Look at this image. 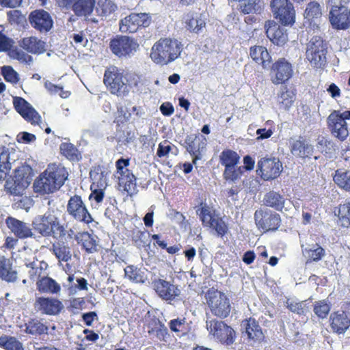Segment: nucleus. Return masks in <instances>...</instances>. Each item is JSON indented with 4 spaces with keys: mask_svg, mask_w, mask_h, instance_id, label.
<instances>
[{
    "mask_svg": "<svg viewBox=\"0 0 350 350\" xmlns=\"http://www.w3.org/2000/svg\"><path fill=\"white\" fill-rule=\"evenodd\" d=\"M25 267L30 279L36 280L39 278L45 276V270L48 267V265L44 261L36 260L31 262H25Z\"/></svg>",
    "mask_w": 350,
    "mask_h": 350,
    "instance_id": "obj_26",
    "label": "nucleus"
},
{
    "mask_svg": "<svg viewBox=\"0 0 350 350\" xmlns=\"http://www.w3.org/2000/svg\"><path fill=\"white\" fill-rule=\"evenodd\" d=\"M295 100V94L292 91L286 90L281 92L278 96V103L285 110L288 109Z\"/></svg>",
    "mask_w": 350,
    "mask_h": 350,
    "instance_id": "obj_55",
    "label": "nucleus"
},
{
    "mask_svg": "<svg viewBox=\"0 0 350 350\" xmlns=\"http://www.w3.org/2000/svg\"><path fill=\"white\" fill-rule=\"evenodd\" d=\"M14 108L21 116L31 124H39L41 117L36 109L27 100L21 97H14Z\"/></svg>",
    "mask_w": 350,
    "mask_h": 350,
    "instance_id": "obj_17",
    "label": "nucleus"
},
{
    "mask_svg": "<svg viewBox=\"0 0 350 350\" xmlns=\"http://www.w3.org/2000/svg\"><path fill=\"white\" fill-rule=\"evenodd\" d=\"M150 16L146 13H132L124 18V22H148Z\"/></svg>",
    "mask_w": 350,
    "mask_h": 350,
    "instance_id": "obj_62",
    "label": "nucleus"
},
{
    "mask_svg": "<svg viewBox=\"0 0 350 350\" xmlns=\"http://www.w3.org/2000/svg\"><path fill=\"white\" fill-rule=\"evenodd\" d=\"M0 278L9 282L17 278V273L12 269L10 260L4 256H0Z\"/></svg>",
    "mask_w": 350,
    "mask_h": 350,
    "instance_id": "obj_33",
    "label": "nucleus"
},
{
    "mask_svg": "<svg viewBox=\"0 0 350 350\" xmlns=\"http://www.w3.org/2000/svg\"><path fill=\"white\" fill-rule=\"evenodd\" d=\"M250 55L257 64L262 65L263 68H267L269 66L271 56L265 47L262 46L250 47Z\"/></svg>",
    "mask_w": 350,
    "mask_h": 350,
    "instance_id": "obj_25",
    "label": "nucleus"
},
{
    "mask_svg": "<svg viewBox=\"0 0 350 350\" xmlns=\"http://www.w3.org/2000/svg\"><path fill=\"white\" fill-rule=\"evenodd\" d=\"M301 247L304 255L310 260L319 261L325 255L324 249L318 244L309 245L305 248L301 245Z\"/></svg>",
    "mask_w": 350,
    "mask_h": 350,
    "instance_id": "obj_40",
    "label": "nucleus"
},
{
    "mask_svg": "<svg viewBox=\"0 0 350 350\" xmlns=\"http://www.w3.org/2000/svg\"><path fill=\"white\" fill-rule=\"evenodd\" d=\"M264 204L278 211H282L285 204V198L279 193L271 191L265 195Z\"/></svg>",
    "mask_w": 350,
    "mask_h": 350,
    "instance_id": "obj_29",
    "label": "nucleus"
},
{
    "mask_svg": "<svg viewBox=\"0 0 350 350\" xmlns=\"http://www.w3.org/2000/svg\"><path fill=\"white\" fill-rule=\"evenodd\" d=\"M31 225L35 231L44 237H52L55 239L64 232V224L55 211H48L43 215H37Z\"/></svg>",
    "mask_w": 350,
    "mask_h": 350,
    "instance_id": "obj_3",
    "label": "nucleus"
},
{
    "mask_svg": "<svg viewBox=\"0 0 350 350\" xmlns=\"http://www.w3.org/2000/svg\"><path fill=\"white\" fill-rule=\"evenodd\" d=\"M243 333L254 340L260 341L264 338V334L260 327L254 319L245 320L241 325Z\"/></svg>",
    "mask_w": 350,
    "mask_h": 350,
    "instance_id": "obj_24",
    "label": "nucleus"
},
{
    "mask_svg": "<svg viewBox=\"0 0 350 350\" xmlns=\"http://www.w3.org/2000/svg\"><path fill=\"white\" fill-rule=\"evenodd\" d=\"M242 173L243 167L236 165L225 168L223 175L226 180L235 182L241 178Z\"/></svg>",
    "mask_w": 350,
    "mask_h": 350,
    "instance_id": "obj_51",
    "label": "nucleus"
},
{
    "mask_svg": "<svg viewBox=\"0 0 350 350\" xmlns=\"http://www.w3.org/2000/svg\"><path fill=\"white\" fill-rule=\"evenodd\" d=\"M8 55L9 56L14 59H16L19 61L21 63H24L27 64H31L33 62V57L26 53L22 49L18 48L10 49Z\"/></svg>",
    "mask_w": 350,
    "mask_h": 350,
    "instance_id": "obj_48",
    "label": "nucleus"
},
{
    "mask_svg": "<svg viewBox=\"0 0 350 350\" xmlns=\"http://www.w3.org/2000/svg\"><path fill=\"white\" fill-rule=\"evenodd\" d=\"M183 44L176 39L161 38L152 46L150 57L157 64L167 65L178 58Z\"/></svg>",
    "mask_w": 350,
    "mask_h": 350,
    "instance_id": "obj_2",
    "label": "nucleus"
},
{
    "mask_svg": "<svg viewBox=\"0 0 350 350\" xmlns=\"http://www.w3.org/2000/svg\"><path fill=\"white\" fill-rule=\"evenodd\" d=\"M37 312L46 315H57L64 308L63 304L58 299L51 297H38L34 303Z\"/></svg>",
    "mask_w": 350,
    "mask_h": 350,
    "instance_id": "obj_16",
    "label": "nucleus"
},
{
    "mask_svg": "<svg viewBox=\"0 0 350 350\" xmlns=\"http://www.w3.org/2000/svg\"><path fill=\"white\" fill-rule=\"evenodd\" d=\"M117 6L110 0H98L96 11L98 15L107 17L116 11Z\"/></svg>",
    "mask_w": 350,
    "mask_h": 350,
    "instance_id": "obj_43",
    "label": "nucleus"
},
{
    "mask_svg": "<svg viewBox=\"0 0 350 350\" xmlns=\"http://www.w3.org/2000/svg\"><path fill=\"white\" fill-rule=\"evenodd\" d=\"M317 149L323 154H327L331 150L332 144L323 136H319L317 139Z\"/></svg>",
    "mask_w": 350,
    "mask_h": 350,
    "instance_id": "obj_59",
    "label": "nucleus"
},
{
    "mask_svg": "<svg viewBox=\"0 0 350 350\" xmlns=\"http://www.w3.org/2000/svg\"><path fill=\"white\" fill-rule=\"evenodd\" d=\"M150 233L146 231H141L137 230L133 232L132 239L135 245L138 247H144L146 245H149L150 243Z\"/></svg>",
    "mask_w": 350,
    "mask_h": 350,
    "instance_id": "obj_46",
    "label": "nucleus"
},
{
    "mask_svg": "<svg viewBox=\"0 0 350 350\" xmlns=\"http://www.w3.org/2000/svg\"><path fill=\"white\" fill-rule=\"evenodd\" d=\"M334 183L346 191H350V171L339 169L334 176Z\"/></svg>",
    "mask_w": 350,
    "mask_h": 350,
    "instance_id": "obj_37",
    "label": "nucleus"
},
{
    "mask_svg": "<svg viewBox=\"0 0 350 350\" xmlns=\"http://www.w3.org/2000/svg\"><path fill=\"white\" fill-rule=\"evenodd\" d=\"M291 64L284 59H280L271 66V80L274 84H282L288 81L293 75Z\"/></svg>",
    "mask_w": 350,
    "mask_h": 350,
    "instance_id": "obj_15",
    "label": "nucleus"
},
{
    "mask_svg": "<svg viewBox=\"0 0 350 350\" xmlns=\"http://www.w3.org/2000/svg\"><path fill=\"white\" fill-rule=\"evenodd\" d=\"M66 169L61 165H51L33 183L34 191L49 194L58 190L68 178Z\"/></svg>",
    "mask_w": 350,
    "mask_h": 350,
    "instance_id": "obj_1",
    "label": "nucleus"
},
{
    "mask_svg": "<svg viewBox=\"0 0 350 350\" xmlns=\"http://www.w3.org/2000/svg\"><path fill=\"white\" fill-rule=\"evenodd\" d=\"M291 152L293 155L301 158L310 157L314 152V147L305 140H297L292 144Z\"/></svg>",
    "mask_w": 350,
    "mask_h": 350,
    "instance_id": "obj_28",
    "label": "nucleus"
},
{
    "mask_svg": "<svg viewBox=\"0 0 350 350\" xmlns=\"http://www.w3.org/2000/svg\"><path fill=\"white\" fill-rule=\"evenodd\" d=\"M51 251L59 261L68 262L71 260V250L65 241H59L53 243Z\"/></svg>",
    "mask_w": 350,
    "mask_h": 350,
    "instance_id": "obj_32",
    "label": "nucleus"
},
{
    "mask_svg": "<svg viewBox=\"0 0 350 350\" xmlns=\"http://www.w3.org/2000/svg\"><path fill=\"white\" fill-rule=\"evenodd\" d=\"M331 310L330 304L326 300H320L314 304L313 311L319 319H325L327 317Z\"/></svg>",
    "mask_w": 350,
    "mask_h": 350,
    "instance_id": "obj_49",
    "label": "nucleus"
},
{
    "mask_svg": "<svg viewBox=\"0 0 350 350\" xmlns=\"http://www.w3.org/2000/svg\"><path fill=\"white\" fill-rule=\"evenodd\" d=\"M293 23H269L265 25L267 37L275 44L279 45L287 40L286 27Z\"/></svg>",
    "mask_w": 350,
    "mask_h": 350,
    "instance_id": "obj_20",
    "label": "nucleus"
},
{
    "mask_svg": "<svg viewBox=\"0 0 350 350\" xmlns=\"http://www.w3.org/2000/svg\"><path fill=\"white\" fill-rule=\"evenodd\" d=\"M282 170L280 160L275 157H263L258 162V170L264 180L277 178Z\"/></svg>",
    "mask_w": 350,
    "mask_h": 350,
    "instance_id": "obj_14",
    "label": "nucleus"
},
{
    "mask_svg": "<svg viewBox=\"0 0 350 350\" xmlns=\"http://www.w3.org/2000/svg\"><path fill=\"white\" fill-rule=\"evenodd\" d=\"M29 21L31 23L33 22H53V19L51 18L50 14L43 10H37L32 12L29 16Z\"/></svg>",
    "mask_w": 350,
    "mask_h": 350,
    "instance_id": "obj_58",
    "label": "nucleus"
},
{
    "mask_svg": "<svg viewBox=\"0 0 350 350\" xmlns=\"http://www.w3.org/2000/svg\"><path fill=\"white\" fill-rule=\"evenodd\" d=\"M32 180V169L29 165H22L14 170V176L5 182V191L13 196H22Z\"/></svg>",
    "mask_w": 350,
    "mask_h": 350,
    "instance_id": "obj_4",
    "label": "nucleus"
},
{
    "mask_svg": "<svg viewBox=\"0 0 350 350\" xmlns=\"http://www.w3.org/2000/svg\"><path fill=\"white\" fill-rule=\"evenodd\" d=\"M153 285L159 297L167 301L174 300L180 294L177 286L162 279L155 280Z\"/></svg>",
    "mask_w": 350,
    "mask_h": 350,
    "instance_id": "obj_18",
    "label": "nucleus"
},
{
    "mask_svg": "<svg viewBox=\"0 0 350 350\" xmlns=\"http://www.w3.org/2000/svg\"><path fill=\"white\" fill-rule=\"evenodd\" d=\"M271 12L280 22H295V10L289 0H271Z\"/></svg>",
    "mask_w": 350,
    "mask_h": 350,
    "instance_id": "obj_13",
    "label": "nucleus"
},
{
    "mask_svg": "<svg viewBox=\"0 0 350 350\" xmlns=\"http://www.w3.org/2000/svg\"><path fill=\"white\" fill-rule=\"evenodd\" d=\"M211 225H208L207 227L213 228L217 235L224 236L227 231V226L225 222L220 218H215L213 222H211Z\"/></svg>",
    "mask_w": 350,
    "mask_h": 350,
    "instance_id": "obj_60",
    "label": "nucleus"
},
{
    "mask_svg": "<svg viewBox=\"0 0 350 350\" xmlns=\"http://www.w3.org/2000/svg\"><path fill=\"white\" fill-rule=\"evenodd\" d=\"M206 297L213 314L221 319L229 315L231 306L229 299L224 293L214 290L208 291Z\"/></svg>",
    "mask_w": 350,
    "mask_h": 350,
    "instance_id": "obj_6",
    "label": "nucleus"
},
{
    "mask_svg": "<svg viewBox=\"0 0 350 350\" xmlns=\"http://www.w3.org/2000/svg\"><path fill=\"white\" fill-rule=\"evenodd\" d=\"M0 346L6 350H24L22 343L14 337L1 336Z\"/></svg>",
    "mask_w": 350,
    "mask_h": 350,
    "instance_id": "obj_50",
    "label": "nucleus"
},
{
    "mask_svg": "<svg viewBox=\"0 0 350 350\" xmlns=\"http://www.w3.org/2000/svg\"><path fill=\"white\" fill-rule=\"evenodd\" d=\"M187 150L193 157V163L196 164L198 160L202 159V153L206 148L205 139H200L196 136H187L185 140Z\"/></svg>",
    "mask_w": 350,
    "mask_h": 350,
    "instance_id": "obj_21",
    "label": "nucleus"
},
{
    "mask_svg": "<svg viewBox=\"0 0 350 350\" xmlns=\"http://www.w3.org/2000/svg\"><path fill=\"white\" fill-rule=\"evenodd\" d=\"M7 227L18 239H24L34 237V233L30 225L12 217L5 219Z\"/></svg>",
    "mask_w": 350,
    "mask_h": 350,
    "instance_id": "obj_19",
    "label": "nucleus"
},
{
    "mask_svg": "<svg viewBox=\"0 0 350 350\" xmlns=\"http://www.w3.org/2000/svg\"><path fill=\"white\" fill-rule=\"evenodd\" d=\"M286 307L293 312L297 314H305L308 312V308L306 307V301H296L288 299L286 301Z\"/></svg>",
    "mask_w": 350,
    "mask_h": 350,
    "instance_id": "obj_56",
    "label": "nucleus"
},
{
    "mask_svg": "<svg viewBox=\"0 0 350 350\" xmlns=\"http://www.w3.org/2000/svg\"><path fill=\"white\" fill-rule=\"evenodd\" d=\"M339 219L344 227L350 226V200L343 204H340L338 209Z\"/></svg>",
    "mask_w": 350,
    "mask_h": 350,
    "instance_id": "obj_53",
    "label": "nucleus"
},
{
    "mask_svg": "<svg viewBox=\"0 0 350 350\" xmlns=\"http://www.w3.org/2000/svg\"><path fill=\"white\" fill-rule=\"evenodd\" d=\"M153 327L148 326V333L149 334H154L159 340L167 342L170 334L167 328L159 320L153 321Z\"/></svg>",
    "mask_w": 350,
    "mask_h": 350,
    "instance_id": "obj_36",
    "label": "nucleus"
},
{
    "mask_svg": "<svg viewBox=\"0 0 350 350\" xmlns=\"http://www.w3.org/2000/svg\"><path fill=\"white\" fill-rule=\"evenodd\" d=\"M124 174L118 176L119 185L126 191L128 195L132 196L137 191L136 186V178L130 171H124Z\"/></svg>",
    "mask_w": 350,
    "mask_h": 350,
    "instance_id": "obj_27",
    "label": "nucleus"
},
{
    "mask_svg": "<svg viewBox=\"0 0 350 350\" xmlns=\"http://www.w3.org/2000/svg\"><path fill=\"white\" fill-rule=\"evenodd\" d=\"M5 79L12 83H16L18 81V74L10 66H4L2 70Z\"/></svg>",
    "mask_w": 350,
    "mask_h": 350,
    "instance_id": "obj_61",
    "label": "nucleus"
},
{
    "mask_svg": "<svg viewBox=\"0 0 350 350\" xmlns=\"http://www.w3.org/2000/svg\"><path fill=\"white\" fill-rule=\"evenodd\" d=\"M239 159L240 157L238 154L229 149L223 150L219 155V163L225 168L237 165Z\"/></svg>",
    "mask_w": 350,
    "mask_h": 350,
    "instance_id": "obj_39",
    "label": "nucleus"
},
{
    "mask_svg": "<svg viewBox=\"0 0 350 350\" xmlns=\"http://www.w3.org/2000/svg\"><path fill=\"white\" fill-rule=\"evenodd\" d=\"M254 221L258 229L264 232L275 231L280 226V215L267 208H259L254 213Z\"/></svg>",
    "mask_w": 350,
    "mask_h": 350,
    "instance_id": "obj_8",
    "label": "nucleus"
},
{
    "mask_svg": "<svg viewBox=\"0 0 350 350\" xmlns=\"http://www.w3.org/2000/svg\"><path fill=\"white\" fill-rule=\"evenodd\" d=\"M90 176L93 182V185H96L98 189H103L106 187L107 185L106 176L100 169L91 170Z\"/></svg>",
    "mask_w": 350,
    "mask_h": 350,
    "instance_id": "obj_52",
    "label": "nucleus"
},
{
    "mask_svg": "<svg viewBox=\"0 0 350 350\" xmlns=\"http://www.w3.org/2000/svg\"><path fill=\"white\" fill-rule=\"evenodd\" d=\"M118 112L120 116H122L125 121L131 120L132 113H134L137 118L142 117L144 113L142 107L131 105L119 107Z\"/></svg>",
    "mask_w": 350,
    "mask_h": 350,
    "instance_id": "obj_42",
    "label": "nucleus"
},
{
    "mask_svg": "<svg viewBox=\"0 0 350 350\" xmlns=\"http://www.w3.org/2000/svg\"><path fill=\"white\" fill-rule=\"evenodd\" d=\"M322 13L319 3L315 1L309 3L304 12V18L308 21L314 19H318L321 17Z\"/></svg>",
    "mask_w": 350,
    "mask_h": 350,
    "instance_id": "obj_45",
    "label": "nucleus"
},
{
    "mask_svg": "<svg viewBox=\"0 0 350 350\" xmlns=\"http://www.w3.org/2000/svg\"><path fill=\"white\" fill-rule=\"evenodd\" d=\"M350 120V110H335L327 118V124L333 135L341 141L349 135L347 120Z\"/></svg>",
    "mask_w": 350,
    "mask_h": 350,
    "instance_id": "obj_7",
    "label": "nucleus"
},
{
    "mask_svg": "<svg viewBox=\"0 0 350 350\" xmlns=\"http://www.w3.org/2000/svg\"><path fill=\"white\" fill-rule=\"evenodd\" d=\"M330 325L338 334H344L350 327V315L344 311H337L330 315Z\"/></svg>",
    "mask_w": 350,
    "mask_h": 350,
    "instance_id": "obj_22",
    "label": "nucleus"
},
{
    "mask_svg": "<svg viewBox=\"0 0 350 350\" xmlns=\"http://www.w3.org/2000/svg\"><path fill=\"white\" fill-rule=\"evenodd\" d=\"M11 169V163L9 161V154L7 152H2L0 154V180L7 177Z\"/></svg>",
    "mask_w": 350,
    "mask_h": 350,
    "instance_id": "obj_57",
    "label": "nucleus"
},
{
    "mask_svg": "<svg viewBox=\"0 0 350 350\" xmlns=\"http://www.w3.org/2000/svg\"><path fill=\"white\" fill-rule=\"evenodd\" d=\"M77 241L81 244L88 253H93L97 250V237L88 232H80L77 237Z\"/></svg>",
    "mask_w": 350,
    "mask_h": 350,
    "instance_id": "obj_31",
    "label": "nucleus"
},
{
    "mask_svg": "<svg viewBox=\"0 0 350 350\" xmlns=\"http://www.w3.org/2000/svg\"><path fill=\"white\" fill-rule=\"evenodd\" d=\"M124 273L125 276L132 282L136 283L144 282V272L133 265L127 266L124 269Z\"/></svg>",
    "mask_w": 350,
    "mask_h": 350,
    "instance_id": "obj_47",
    "label": "nucleus"
},
{
    "mask_svg": "<svg viewBox=\"0 0 350 350\" xmlns=\"http://www.w3.org/2000/svg\"><path fill=\"white\" fill-rule=\"evenodd\" d=\"M329 22H350V12L345 5L333 6L329 12Z\"/></svg>",
    "mask_w": 350,
    "mask_h": 350,
    "instance_id": "obj_35",
    "label": "nucleus"
},
{
    "mask_svg": "<svg viewBox=\"0 0 350 350\" xmlns=\"http://www.w3.org/2000/svg\"><path fill=\"white\" fill-rule=\"evenodd\" d=\"M208 14L205 11L196 9L189 11L185 15V22H204L207 20Z\"/></svg>",
    "mask_w": 350,
    "mask_h": 350,
    "instance_id": "obj_54",
    "label": "nucleus"
},
{
    "mask_svg": "<svg viewBox=\"0 0 350 350\" xmlns=\"http://www.w3.org/2000/svg\"><path fill=\"white\" fill-rule=\"evenodd\" d=\"M48 327L38 320H31L26 324L25 331L27 334L32 335H41L46 334Z\"/></svg>",
    "mask_w": 350,
    "mask_h": 350,
    "instance_id": "obj_44",
    "label": "nucleus"
},
{
    "mask_svg": "<svg viewBox=\"0 0 350 350\" xmlns=\"http://www.w3.org/2000/svg\"><path fill=\"white\" fill-rule=\"evenodd\" d=\"M139 44L128 36H120L110 42V49L119 57H131L137 51Z\"/></svg>",
    "mask_w": 350,
    "mask_h": 350,
    "instance_id": "obj_11",
    "label": "nucleus"
},
{
    "mask_svg": "<svg viewBox=\"0 0 350 350\" xmlns=\"http://www.w3.org/2000/svg\"><path fill=\"white\" fill-rule=\"evenodd\" d=\"M44 87L51 94H59L62 98H66L68 96L66 93L63 92L61 87L55 85L49 81L44 83Z\"/></svg>",
    "mask_w": 350,
    "mask_h": 350,
    "instance_id": "obj_64",
    "label": "nucleus"
},
{
    "mask_svg": "<svg viewBox=\"0 0 350 350\" xmlns=\"http://www.w3.org/2000/svg\"><path fill=\"white\" fill-rule=\"evenodd\" d=\"M185 324V319H174L170 321L169 326L172 331L178 332L183 330Z\"/></svg>",
    "mask_w": 350,
    "mask_h": 350,
    "instance_id": "obj_63",
    "label": "nucleus"
},
{
    "mask_svg": "<svg viewBox=\"0 0 350 350\" xmlns=\"http://www.w3.org/2000/svg\"><path fill=\"white\" fill-rule=\"evenodd\" d=\"M103 81L113 94L124 96L129 92L124 70L116 66H110L105 70Z\"/></svg>",
    "mask_w": 350,
    "mask_h": 350,
    "instance_id": "obj_5",
    "label": "nucleus"
},
{
    "mask_svg": "<svg viewBox=\"0 0 350 350\" xmlns=\"http://www.w3.org/2000/svg\"><path fill=\"white\" fill-rule=\"evenodd\" d=\"M327 44L321 37L311 38L307 46L306 57L310 62L317 68L326 63Z\"/></svg>",
    "mask_w": 350,
    "mask_h": 350,
    "instance_id": "obj_9",
    "label": "nucleus"
},
{
    "mask_svg": "<svg viewBox=\"0 0 350 350\" xmlns=\"http://www.w3.org/2000/svg\"><path fill=\"white\" fill-rule=\"evenodd\" d=\"M206 323L209 334L222 344L230 345L234 342L235 332L234 329L224 321L207 319Z\"/></svg>",
    "mask_w": 350,
    "mask_h": 350,
    "instance_id": "obj_10",
    "label": "nucleus"
},
{
    "mask_svg": "<svg viewBox=\"0 0 350 350\" xmlns=\"http://www.w3.org/2000/svg\"><path fill=\"white\" fill-rule=\"evenodd\" d=\"M62 154L72 161H79L81 155L78 149L71 143L64 142L60 145Z\"/></svg>",
    "mask_w": 350,
    "mask_h": 350,
    "instance_id": "obj_41",
    "label": "nucleus"
},
{
    "mask_svg": "<svg viewBox=\"0 0 350 350\" xmlns=\"http://www.w3.org/2000/svg\"><path fill=\"white\" fill-rule=\"evenodd\" d=\"M196 208V214L199 216L202 224L206 227L208 225H211V222H213L215 217L213 215L211 207L207 204L202 202Z\"/></svg>",
    "mask_w": 350,
    "mask_h": 350,
    "instance_id": "obj_38",
    "label": "nucleus"
},
{
    "mask_svg": "<svg viewBox=\"0 0 350 350\" xmlns=\"http://www.w3.org/2000/svg\"><path fill=\"white\" fill-rule=\"evenodd\" d=\"M66 211L69 215L78 221L90 224L93 220L81 196L78 195L70 197Z\"/></svg>",
    "mask_w": 350,
    "mask_h": 350,
    "instance_id": "obj_12",
    "label": "nucleus"
},
{
    "mask_svg": "<svg viewBox=\"0 0 350 350\" xmlns=\"http://www.w3.org/2000/svg\"><path fill=\"white\" fill-rule=\"evenodd\" d=\"M18 45L23 50L32 54H42L46 51L45 42L31 36L21 39L18 41Z\"/></svg>",
    "mask_w": 350,
    "mask_h": 350,
    "instance_id": "obj_23",
    "label": "nucleus"
},
{
    "mask_svg": "<svg viewBox=\"0 0 350 350\" xmlns=\"http://www.w3.org/2000/svg\"><path fill=\"white\" fill-rule=\"evenodd\" d=\"M37 288L41 293L57 294L61 290V286L55 280L43 276L37 282Z\"/></svg>",
    "mask_w": 350,
    "mask_h": 350,
    "instance_id": "obj_30",
    "label": "nucleus"
},
{
    "mask_svg": "<svg viewBox=\"0 0 350 350\" xmlns=\"http://www.w3.org/2000/svg\"><path fill=\"white\" fill-rule=\"evenodd\" d=\"M95 5V0H78L72 5V10L79 16L90 15Z\"/></svg>",
    "mask_w": 350,
    "mask_h": 350,
    "instance_id": "obj_34",
    "label": "nucleus"
}]
</instances>
